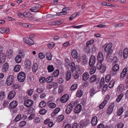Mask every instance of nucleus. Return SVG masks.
<instances>
[{"label": "nucleus", "mask_w": 128, "mask_h": 128, "mask_svg": "<svg viewBox=\"0 0 128 128\" xmlns=\"http://www.w3.org/2000/svg\"><path fill=\"white\" fill-rule=\"evenodd\" d=\"M112 43H110L107 45H104L102 47L104 51L107 52V54L112 55Z\"/></svg>", "instance_id": "f257e3e1"}, {"label": "nucleus", "mask_w": 128, "mask_h": 128, "mask_svg": "<svg viewBox=\"0 0 128 128\" xmlns=\"http://www.w3.org/2000/svg\"><path fill=\"white\" fill-rule=\"evenodd\" d=\"M96 67L101 73H103L106 70V66L105 65L103 64L102 63L98 62Z\"/></svg>", "instance_id": "f03ea898"}, {"label": "nucleus", "mask_w": 128, "mask_h": 128, "mask_svg": "<svg viewBox=\"0 0 128 128\" xmlns=\"http://www.w3.org/2000/svg\"><path fill=\"white\" fill-rule=\"evenodd\" d=\"M65 65L66 66L70 67L72 72L74 70L75 68L74 63L73 62H72L71 64H70L69 60L67 58L65 59Z\"/></svg>", "instance_id": "7ed1b4c3"}, {"label": "nucleus", "mask_w": 128, "mask_h": 128, "mask_svg": "<svg viewBox=\"0 0 128 128\" xmlns=\"http://www.w3.org/2000/svg\"><path fill=\"white\" fill-rule=\"evenodd\" d=\"M26 75L24 72H21L18 73L17 76V78L20 82H23L25 80Z\"/></svg>", "instance_id": "20e7f679"}, {"label": "nucleus", "mask_w": 128, "mask_h": 128, "mask_svg": "<svg viewBox=\"0 0 128 128\" xmlns=\"http://www.w3.org/2000/svg\"><path fill=\"white\" fill-rule=\"evenodd\" d=\"M90 123V121L88 119L82 120L81 121L80 123V128H83L84 126H87Z\"/></svg>", "instance_id": "39448f33"}, {"label": "nucleus", "mask_w": 128, "mask_h": 128, "mask_svg": "<svg viewBox=\"0 0 128 128\" xmlns=\"http://www.w3.org/2000/svg\"><path fill=\"white\" fill-rule=\"evenodd\" d=\"M14 78V77L12 75H10L8 76L6 80V83L8 86H10L12 84Z\"/></svg>", "instance_id": "423d86ee"}, {"label": "nucleus", "mask_w": 128, "mask_h": 128, "mask_svg": "<svg viewBox=\"0 0 128 128\" xmlns=\"http://www.w3.org/2000/svg\"><path fill=\"white\" fill-rule=\"evenodd\" d=\"M33 103L34 102L32 100L28 99L25 100L24 102V104L26 107L29 108L32 106Z\"/></svg>", "instance_id": "0eeeda50"}, {"label": "nucleus", "mask_w": 128, "mask_h": 128, "mask_svg": "<svg viewBox=\"0 0 128 128\" xmlns=\"http://www.w3.org/2000/svg\"><path fill=\"white\" fill-rule=\"evenodd\" d=\"M73 105L72 103H70L68 104L66 108L65 112L66 114H69L70 113L73 108Z\"/></svg>", "instance_id": "6e6552de"}, {"label": "nucleus", "mask_w": 128, "mask_h": 128, "mask_svg": "<svg viewBox=\"0 0 128 128\" xmlns=\"http://www.w3.org/2000/svg\"><path fill=\"white\" fill-rule=\"evenodd\" d=\"M24 41L30 45H32L34 44V42L33 40L30 38H24Z\"/></svg>", "instance_id": "1a4fd4ad"}, {"label": "nucleus", "mask_w": 128, "mask_h": 128, "mask_svg": "<svg viewBox=\"0 0 128 128\" xmlns=\"http://www.w3.org/2000/svg\"><path fill=\"white\" fill-rule=\"evenodd\" d=\"M96 58L94 56L92 55L90 58L89 64L91 67L93 66L95 63Z\"/></svg>", "instance_id": "9d476101"}, {"label": "nucleus", "mask_w": 128, "mask_h": 128, "mask_svg": "<svg viewBox=\"0 0 128 128\" xmlns=\"http://www.w3.org/2000/svg\"><path fill=\"white\" fill-rule=\"evenodd\" d=\"M104 58L102 53L101 52H99L98 54L97 57L98 62L102 63L104 60Z\"/></svg>", "instance_id": "9b49d317"}, {"label": "nucleus", "mask_w": 128, "mask_h": 128, "mask_svg": "<svg viewBox=\"0 0 128 128\" xmlns=\"http://www.w3.org/2000/svg\"><path fill=\"white\" fill-rule=\"evenodd\" d=\"M24 67L27 69H29L31 68L32 64L31 62L28 59L25 60L24 62Z\"/></svg>", "instance_id": "f8f14e48"}, {"label": "nucleus", "mask_w": 128, "mask_h": 128, "mask_svg": "<svg viewBox=\"0 0 128 128\" xmlns=\"http://www.w3.org/2000/svg\"><path fill=\"white\" fill-rule=\"evenodd\" d=\"M18 103L16 100H13L11 102L9 105V108L10 110L14 108L17 106Z\"/></svg>", "instance_id": "ddd939ff"}, {"label": "nucleus", "mask_w": 128, "mask_h": 128, "mask_svg": "<svg viewBox=\"0 0 128 128\" xmlns=\"http://www.w3.org/2000/svg\"><path fill=\"white\" fill-rule=\"evenodd\" d=\"M82 107L81 105L78 104L76 106L74 110V112L76 114H78L80 112L81 110Z\"/></svg>", "instance_id": "4468645a"}, {"label": "nucleus", "mask_w": 128, "mask_h": 128, "mask_svg": "<svg viewBox=\"0 0 128 128\" xmlns=\"http://www.w3.org/2000/svg\"><path fill=\"white\" fill-rule=\"evenodd\" d=\"M98 122V118L97 116H94L92 118L91 124L92 126H96Z\"/></svg>", "instance_id": "2eb2a0df"}, {"label": "nucleus", "mask_w": 128, "mask_h": 128, "mask_svg": "<svg viewBox=\"0 0 128 128\" xmlns=\"http://www.w3.org/2000/svg\"><path fill=\"white\" fill-rule=\"evenodd\" d=\"M8 64L7 62L5 63L3 66L2 71L3 72H6L8 70Z\"/></svg>", "instance_id": "dca6fc26"}, {"label": "nucleus", "mask_w": 128, "mask_h": 128, "mask_svg": "<svg viewBox=\"0 0 128 128\" xmlns=\"http://www.w3.org/2000/svg\"><path fill=\"white\" fill-rule=\"evenodd\" d=\"M16 94V93L14 91L12 90L10 91L9 94L8 96V98L10 100L13 98Z\"/></svg>", "instance_id": "f3484780"}, {"label": "nucleus", "mask_w": 128, "mask_h": 128, "mask_svg": "<svg viewBox=\"0 0 128 128\" xmlns=\"http://www.w3.org/2000/svg\"><path fill=\"white\" fill-rule=\"evenodd\" d=\"M68 99V94H64L61 98L60 101L64 103L67 101Z\"/></svg>", "instance_id": "a211bd4d"}, {"label": "nucleus", "mask_w": 128, "mask_h": 128, "mask_svg": "<svg viewBox=\"0 0 128 128\" xmlns=\"http://www.w3.org/2000/svg\"><path fill=\"white\" fill-rule=\"evenodd\" d=\"M119 68V66L118 64H115L112 67V74H115L116 72L118 70Z\"/></svg>", "instance_id": "6ab92c4d"}, {"label": "nucleus", "mask_w": 128, "mask_h": 128, "mask_svg": "<svg viewBox=\"0 0 128 128\" xmlns=\"http://www.w3.org/2000/svg\"><path fill=\"white\" fill-rule=\"evenodd\" d=\"M71 55L72 57L75 59L78 57V52L76 50L74 49L72 51Z\"/></svg>", "instance_id": "aec40b11"}, {"label": "nucleus", "mask_w": 128, "mask_h": 128, "mask_svg": "<svg viewBox=\"0 0 128 128\" xmlns=\"http://www.w3.org/2000/svg\"><path fill=\"white\" fill-rule=\"evenodd\" d=\"M9 28H0V33L2 34H3L5 32L8 34L9 33Z\"/></svg>", "instance_id": "412c9836"}, {"label": "nucleus", "mask_w": 128, "mask_h": 128, "mask_svg": "<svg viewBox=\"0 0 128 128\" xmlns=\"http://www.w3.org/2000/svg\"><path fill=\"white\" fill-rule=\"evenodd\" d=\"M128 56V49L125 48L124 50L123 53V58L125 59L127 58Z\"/></svg>", "instance_id": "4be33fe9"}, {"label": "nucleus", "mask_w": 128, "mask_h": 128, "mask_svg": "<svg viewBox=\"0 0 128 128\" xmlns=\"http://www.w3.org/2000/svg\"><path fill=\"white\" fill-rule=\"evenodd\" d=\"M89 77V74L88 73H85L82 75V78L84 80H88Z\"/></svg>", "instance_id": "5701e85b"}, {"label": "nucleus", "mask_w": 128, "mask_h": 128, "mask_svg": "<svg viewBox=\"0 0 128 128\" xmlns=\"http://www.w3.org/2000/svg\"><path fill=\"white\" fill-rule=\"evenodd\" d=\"M83 95V91L82 90L80 89L78 90L76 92V96L78 97H80Z\"/></svg>", "instance_id": "b1692460"}, {"label": "nucleus", "mask_w": 128, "mask_h": 128, "mask_svg": "<svg viewBox=\"0 0 128 128\" xmlns=\"http://www.w3.org/2000/svg\"><path fill=\"white\" fill-rule=\"evenodd\" d=\"M40 7L41 6L40 5H38V6H36L30 9V10L32 12H36L37 11L38 8Z\"/></svg>", "instance_id": "393cba45"}, {"label": "nucleus", "mask_w": 128, "mask_h": 128, "mask_svg": "<svg viewBox=\"0 0 128 128\" xmlns=\"http://www.w3.org/2000/svg\"><path fill=\"white\" fill-rule=\"evenodd\" d=\"M71 72L70 70H68L67 72L66 76V80H68L71 78Z\"/></svg>", "instance_id": "a878e982"}, {"label": "nucleus", "mask_w": 128, "mask_h": 128, "mask_svg": "<svg viewBox=\"0 0 128 128\" xmlns=\"http://www.w3.org/2000/svg\"><path fill=\"white\" fill-rule=\"evenodd\" d=\"M124 111V110L123 107H121L118 110L117 113V115L118 116H120L123 113Z\"/></svg>", "instance_id": "bb28decb"}, {"label": "nucleus", "mask_w": 128, "mask_h": 128, "mask_svg": "<svg viewBox=\"0 0 128 128\" xmlns=\"http://www.w3.org/2000/svg\"><path fill=\"white\" fill-rule=\"evenodd\" d=\"M38 64L36 63L34 64L32 66V70L34 72H35L38 69Z\"/></svg>", "instance_id": "cd10ccee"}, {"label": "nucleus", "mask_w": 128, "mask_h": 128, "mask_svg": "<svg viewBox=\"0 0 128 128\" xmlns=\"http://www.w3.org/2000/svg\"><path fill=\"white\" fill-rule=\"evenodd\" d=\"M12 51L10 50L7 51L6 54L8 57L9 58H11L12 55Z\"/></svg>", "instance_id": "c85d7f7f"}, {"label": "nucleus", "mask_w": 128, "mask_h": 128, "mask_svg": "<svg viewBox=\"0 0 128 128\" xmlns=\"http://www.w3.org/2000/svg\"><path fill=\"white\" fill-rule=\"evenodd\" d=\"M47 104L49 108H55L56 106V105L54 103H50L49 102H48Z\"/></svg>", "instance_id": "c756f323"}, {"label": "nucleus", "mask_w": 128, "mask_h": 128, "mask_svg": "<svg viewBox=\"0 0 128 128\" xmlns=\"http://www.w3.org/2000/svg\"><path fill=\"white\" fill-rule=\"evenodd\" d=\"M15 60L16 63H20L22 60V58L18 55L15 58Z\"/></svg>", "instance_id": "7c9ffc66"}, {"label": "nucleus", "mask_w": 128, "mask_h": 128, "mask_svg": "<svg viewBox=\"0 0 128 128\" xmlns=\"http://www.w3.org/2000/svg\"><path fill=\"white\" fill-rule=\"evenodd\" d=\"M96 75L92 76L90 78V83H92L94 82L96 80Z\"/></svg>", "instance_id": "2f4dec72"}, {"label": "nucleus", "mask_w": 128, "mask_h": 128, "mask_svg": "<svg viewBox=\"0 0 128 128\" xmlns=\"http://www.w3.org/2000/svg\"><path fill=\"white\" fill-rule=\"evenodd\" d=\"M47 70L48 72H53L54 70V68L52 65H49L47 67Z\"/></svg>", "instance_id": "473e14b6"}, {"label": "nucleus", "mask_w": 128, "mask_h": 128, "mask_svg": "<svg viewBox=\"0 0 128 128\" xmlns=\"http://www.w3.org/2000/svg\"><path fill=\"white\" fill-rule=\"evenodd\" d=\"M124 89V87L123 85L121 84L118 87V91L120 92H122Z\"/></svg>", "instance_id": "72a5a7b5"}, {"label": "nucleus", "mask_w": 128, "mask_h": 128, "mask_svg": "<svg viewBox=\"0 0 128 128\" xmlns=\"http://www.w3.org/2000/svg\"><path fill=\"white\" fill-rule=\"evenodd\" d=\"M62 12L59 13L60 14H57V15H62L66 14L67 12V10L66 9V8H63L62 9Z\"/></svg>", "instance_id": "f704fd0d"}, {"label": "nucleus", "mask_w": 128, "mask_h": 128, "mask_svg": "<svg viewBox=\"0 0 128 128\" xmlns=\"http://www.w3.org/2000/svg\"><path fill=\"white\" fill-rule=\"evenodd\" d=\"M106 103V100H104L99 106V108L100 109H102L104 108Z\"/></svg>", "instance_id": "c9c22d12"}, {"label": "nucleus", "mask_w": 128, "mask_h": 128, "mask_svg": "<svg viewBox=\"0 0 128 128\" xmlns=\"http://www.w3.org/2000/svg\"><path fill=\"white\" fill-rule=\"evenodd\" d=\"M97 92V91L96 90L95 88H92L90 91V93L91 96H93L96 92Z\"/></svg>", "instance_id": "e433bc0d"}, {"label": "nucleus", "mask_w": 128, "mask_h": 128, "mask_svg": "<svg viewBox=\"0 0 128 128\" xmlns=\"http://www.w3.org/2000/svg\"><path fill=\"white\" fill-rule=\"evenodd\" d=\"M96 66H93L91 68L90 72V74H93L96 71Z\"/></svg>", "instance_id": "4c0bfd02"}, {"label": "nucleus", "mask_w": 128, "mask_h": 128, "mask_svg": "<svg viewBox=\"0 0 128 128\" xmlns=\"http://www.w3.org/2000/svg\"><path fill=\"white\" fill-rule=\"evenodd\" d=\"M112 112V106L111 105H109L107 111L108 114H110Z\"/></svg>", "instance_id": "58836bf2"}, {"label": "nucleus", "mask_w": 128, "mask_h": 128, "mask_svg": "<svg viewBox=\"0 0 128 128\" xmlns=\"http://www.w3.org/2000/svg\"><path fill=\"white\" fill-rule=\"evenodd\" d=\"M20 68V66L18 64L16 65L14 68V70L16 72H18Z\"/></svg>", "instance_id": "ea45409f"}, {"label": "nucleus", "mask_w": 128, "mask_h": 128, "mask_svg": "<svg viewBox=\"0 0 128 128\" xmlns=\"http://www.w3.org/2000/svg\"><path fill=\"white\" fill-rule=\"evenodd\" d=\"M77 87L78 85L77 84H74L71 86L70 90L71 91L75 90L77 88Z\"/></svg>", "instance_id": "a19ab883"}, {"label": "nucleus", "mask_w": 128, "mask_h": 128, "mask_svg": "<svg viewBox=\"0 0 128 128\" xmlns=\"http://www.w3.org/2000/svg\"><path fill=\"white\" fill-rule=\"evenodd\" d=\"M111 55L110 54H107V59L108 62L111 63L112 62V56H110Z\"/></svg>", "instance_id": "79ce46f5"}, {"label": "nucleus", "mask_w": 128, "mask_h": 128, "mask_svg": "<svg viewBox=\"0 0 128 128\" xmlns=\"http://www.w3.org/2000/svg\"><path fill=\"white\" fill-rule=\"evenodd\" d=\"M60 110V109L59 108H57L54 110L52 114L54 115L56 114L59 112Z\"/></svg>", "instance_id": "37998d69"}, {"label": "nucleus", "mask_w": 128, "mask_h": 128, "mask_svg": "<svg viewBox=\"0 0 128 128\" xmlns=\"http://www.w3.org/2000/svg\"><path fill=\"white\" fill-rule=\"evenodd\" d=\"M46 81L45 78L44 76H41L40 78L39 81L41 83H43Z\"/></svg>", "instance_id": "c03bdc74"}, {"label": "nucleus", "mask_w": 128, "mask_h": 128, "mask_svg": "<svg viewBox=\"0 0 128 128\" xmlns=\"http://www.w3.org/2000/svg\"><path fill=\"white\" fill-rule=\"evenodd\" d=\"M46 102L44 101H42L40 102L39 104V106L40 108H43L46 105Z\"/></svg>", "instance_id": "a18cd8bd"}, {"label": "nucleus", "mask_w": 128, "mask_h": 128, "mask_svg": "<svg viewBox=\"0 0 128 128\" xmlns=\"http://www.w3.org/2000/svg\"><path fill=\"white\" fill-rule=\"evenodd\" d=\"M124 94H120L117 98L116 101L119 102L122 99L123 96Z\"/></svg>", "instance_id": "49530a36"}, {"label": "nucleus", "mask_w": 128, "mask_h": 128, "mask_svg": "<svg viewBox=\"0 0 128 128\" xmlns=\"http://www.w3.org/2000/svg\"><path fill=\"white\" fill-rule=\"evenodd\" d=\"M21 119V115L20 114H18L14 119V121L16 122H18L19 121L20 119Z\"/></svg>", "instance_id": "de8ad7c7"}, {"label": "nucleus", "mask_w": 128, "mask_h": 128, "mask_svg": "<svg viewBox=\"0 0 128 128\" xmlns=\"http://www.w3.org/2000/svg\"><path fill=\"white\" fill-rule=\"evenodd\" d=\"M127 69L126 68H124L122 71L121 75L122 76H125L127 74Z\"/></svg>", "instance_id": "09e8293b"}, {"label": "nucleus", "mask_w": 128, "mask_h": 128, "mask_svg": "<svg viewBox=\"0 0 128 128\" xmlns=\"http://www.w3.org/2000/svg\"><path fill=\"white\" fill-rule=\"evenodd\" d=\"M53 80V77L52 76H49L46 79V81L47 82H52Z\"/></svg>", "instance_id": "8fccbe9b"}, {"label": "nucleus", "mask_w": 128, "mask_h": 128, "mask_svg": "<svg viewBox=\"0 0 128 128\" xmlns=\"http://www.w3.org/2000/svg\"><path fill=\"white\" fill-rule=\"evenodd\" d=\"M47 112V110L44 108L42 109L39 111V113L42 115H44Z\"/></svg>", "instance_id": "3c124183"}, {"label": "nucleus", "mask_w": 128, "mask_h": 128, "mask_svg": "<svg viewBox=\"0 0 128 128\" xmlns=\"http://www.w3.org/2000/svg\"><path fill=\"white\" fill-rule=\"evenodd\" d=\"M5 97V95L4 94L3 92H0V99L1 100H3Z\"/></svg>", "instance_id": "603ef678"}, {"label": "nucleus", "mask_w": 128, "mask_h": 128, "mask_svg": "<svg viewBox=\"0 0 128 128\" xmlns=\"http://www.w3.org/2000/svg\"><path fill=\"white\" fill-rule=\"evenodd\" d=\"M46 58L48 60H52V56L51 54L48 52L46 53Z\"/></svg>", "instance_id": "864d4df0"}, {"label": "nucleus", "mask_w": 128, "mask_h": 128, "mask_svg": "<svg viewBox=\"0 0 128 128\" xmlns=\"http://www.w3.org/2000/svg\"><path fill=\"white\" fill-rule=\"evenodd\" d=\"M111 78V77L110 75H107L105 77L106 82H109Z\"/></svg>", "instance_id": "5fc2aeb1"}, {"label": "nucleus", "mask_w": 128, "mask_h": 128, "mask_svg": "<svg viewBox=\"0 0 128 128\" xmlns=\"http://www.w3.org/2000/svg\"><path fill=\"white\" fill-rule=\"evenodd\" d=\"M55 45V44L53 42H50L48 44V46L50 49H52L54 47Z\"/></svg>", "instance_id": "6e6d98bb"}, {"label": "nucleus", "mask_w": 128, "mask_h": 128, "mask_svg": "<svg viewBox=\"0 0 128 128\" xmlns=\"http://www.w3.org/2000/svg\"><path fill=\"white\" fill-rule=\"evenodd\" d=\"M59 71L58 70H57L54 71L53 73V76L55 77L59 75Z\"/></svg>", "instance_id": "4d7b16f0"}, {"label": "nucleus", "mask_w": 128, "mask_h": 128, "mask_svg": "<svg viewBox=\"0 0 128 128\" xmlns=\"http://www.w3.org/2000/svg\"><path fill=\"white\" fill-rule=\"evenodd\" d=\"M53 87L54 90H55L58 87V84L57 82H53L52 83Z\"/></svg>", "instance_id": "13d9d810"}, {"label": "nucleus", "mask_w": 128, "mask_h": 128, "mask_svg": "<svg viewBox=\"0 0 128 128\" xmlns=\"http://www.w3.org/2000/svg\"><path fill=\"white\" fill-rule=\"evenodd\" d=\"M90 49V47L87 46H86L84 48V50L87 53H89Z\"/></svg>", "instance_id": "bf43d9fd"}, {"label": "nucleus", "mask_w": 128, "mask_h": 128, "mask_svg": "<svg viewBox=\"0 0 128 128\" xmlns=\"http://www.w3.org/2000/svg\"><path fill=\"white\" fill-rule=\"evenodd\" d=\"M45 55L42 53H40L38 54V57L40 59H42L44 58Z\"/></svg>", "instance_id": "052dcab7"}, {"label": "nucleus", "mask_w": 128, "mask_h": 128, "mask_svg": "<svg viewBox=\"0 0 128 128\" xmlns=\"http://www.w3.org/2000/svg\"><path fill=\"white\" fill-rule=\"evenodd\" d=\"M124 126V124L121 122L119 123L116 126L115 128H122Z\"/></svg>", "instance_id": "680f3d73"}, {"label": "nucleus", "mask_w": 128, "mask_h": 128, "mask_svg": "<svg viewBox=\"0 0 128 128\" xmlns=\"http://www.w3.org/2000/svg\"><path fill=\"white\" fill-rule=\"evenodd\" d=\"M62 24V22L61 21L59 20L56 21L55 22H52V24L54 25H59Z\"/></svg>", "instance_id": "e2e57ef3"}, {"label": "nucleus", "mask_w": 128, "mask_h": 128, "mask_svg": "<svg viewBox=\"0 0 128 128\" xmlns=\"http://www.w3.org/2000/svg\"><path fill=\"white\" fill-rule=\"evenodd\" d=\"M43 91V90L41 87H39L37 89V92L39 94H40Z\"/></svg>", "instance_id": "0e129e2a"}, {"label": "nucleus", "mask_w": 128, "mask_h": 128, "mask_svg": "<svg viewBox=\"0 0 128 128\" xmlns=\"http://www.w3.org/2000/svg\"><path fill=\"white\" fill-rule=\"evenodd\" d=\"M63 86L61 85L59 86V88L58 90V92L60 93L62 92L63 91Z\"/></svg>", "instance_id": "69168bd1"}, {"label": "nucleus", "mask_w": 128, "mask_h": 128, "mask_svg": "<svg viewBox=\"0 0 128 128\" xmlns=\"http://www.w3.org/2000/svg\"><path fill=\"white\" fill-rule=\"evenodd\" d=\"M94 42V41L92 40L87 42L86 43V45L88 46L89 45H92Z\"/></svg>", "instance_id": "338daca9"}, {"label": "nucleus", "mask_w": 128, "mask_h": 128, "mask_svg": "<svg viewBox=\"0 0 128 128\" xmlns=\"http://www.w3.org/2000/svg\"><path fill=\"white\" fill-rule=\"evenodd\" d=\"M24 17H29L30 15V13H27L26 12H25L24 13Z\"/></svg>", "instance_id": "774afa93"}]
</instances>
